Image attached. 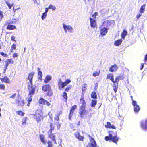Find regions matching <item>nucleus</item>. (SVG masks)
<instances>
[{
    "label": "nucleus",
    "mask_w": 147,
    "mask_h": 147,
    "mask_svg": "<svg viewBox=\"0 0 147 147\" xmlns=\"http://www.w3.org/2000/svg\"><path fill=\"white\" fill-rule=\"evenodd\" d=\"M3 16H4L3 14V12L1 11H0V21L3 18Z\"/></svg>",
    "instance_id": "nucleus-51"
},
{
    "label": "nucleus",
    "mask_w": 147,
    "mask_h": 147,
    "mask_svg": "<svg viewBox=\"0 0 147 147\" xmlns=\"http://www.w3.org/2000/svg\"><path fill=\"white\" fill-rule=\"evenodd\" d=\"M101 35L102 36L105 35L107 32V30L106 28H102L100 30Z\"/></svg>",
    "instance_id": "nucleus-22"
},
{
    "label": "nucleus",
    "mask_w": 147,
    "mask_h": 147,
    "mask_svg": "<svg viewBox=\"0 0 147 147\" xmlns=\"http://www.w3.org/2000/svg\"><path fill=\"white\" fill-rule=\"evenodd\" d=\"M50 129L48 132H52V131L55 129V126L52 123H50Z\"/></svg>",
    "instance_id": "nucleus-30"
},
{
    "label": "nucleus",
    "mask_w": 147,
    "mask_h": 147,
    "mask_svg": "<svg viewBox=\"0 0 147 147\" xmlns=\"http://www.w3.org/2000/svg\"><path fill=\"white\" fill-rule=\"evenodd\" d=\"M38 72V78L41 79L42 76V72L40 71V69L39 68H37Z\"/></svg>",
    "instance_id": "nucleus-31"
},
{
    "label": "nucleus",
    "mask_w": 147,
    "mask_h": 147,
    "mask_svg": "<svg viewBox=\"0 0 147 147\" xmlns=\"http://www.w3.org/2000/svg\"><path fill=\"white\" fill-rule=\"evenodd\" d=\"M98 85V83H95L94 88L95 90L96 91L97 90Z\"/></svg>",
    "instance_id": "nucleus-53"
},
{
    "label": "nucleus",
    "mask_w": 147,
    "mask_h": 147,
    "mask_svg": "<svg viewBox=\"0 0 147 147\" xmlns=\"http://www.w3.org/2000/svg\"><path fill=\"white\" fill-rule=\"evenodd\" d=\"M18 56V55L16 53H14L13 54V57L14 58H15L16 57H17Z\"/></svg>",
    "instance_id": "nucleus-60"
},
{
    "label": "nucleus",
    "mask_w": 147,
    "mask_h": 147,
    "mask_svg": "<svg viewBox=\"0 0 147 147\" xmlns=\"http://www.w3.org/2000/svg\"><path fill=\"white\" fill-rule=\"evenodd\" d=\"M105 140L107 141L110 140L109 137V136H106L105 137Z\"/></svg>",
    "instance_id": "nucleus-58"
},
{
    "label": "nucleus",
    "mask_w": 147,
    "mask_h": 147,
    "mask_svg": "<svg viewBox=\"0 0 147 147\" xmlns=\"http://www.w3.org/2000/svg\"><path fill=\"white\" fill-rule=\"evenodd\" d=\"M100 72V70H97L93 73L92 75L94 77H96L99 75Z\"/></svg>",
    "instance_id": "nucleus-39"
},
{
    "label": "nucleus",
    "mask_w": 147,
    "mask_h": 147,
    "mask_svg": "<svg viewBox=\"0 0 147 147\" xmlns=\"http://www.w3.org/2000/svg\"><path fill=\"white\" fill-rule=\"evenodd\" d=\"M91 96L92 98L96 99L97 98V96L96 92L95 91L92 92L91 94Z\"/></svg>",
    "instance_id": "nucleus-36"
},
{
    "label": "nucleus",
    "mask_w": 147,
    "mask_h": 147,
    "mask_svg": "<svg viewBox=\"0 0 147 147\" xmlns=\"http://www.w3.org/2000/svg\"><path fill=\"white\" fill-rule=\"evenodd\" d=\"M127 34V32L125 30H124L121 34V37L122 39H124L125 36Z\"/></svg>",
    "instance_id": "nucleus-32"
},
{
    "label": "nucleus",
    "mask_w": 147,
    "mask_h": 147,
    "mask_svg": "<svg viewBox=\"0 0 147 147\" xmlns=\"http://www.w3.org/2000/svg\"><path fill=\"white\" fill-rule=\"evenodd\" d=\"M71 88V85L69 86H67L66 87L65 89V91L66 92H68L69 90H70Z\"/></svg>",
    "instance_id": "nucleus-48"
},
{
    "label": "nucleus",
    "mask_w": 147,
    "mask_h": 147,
    "mask_svg": "<svg viewBox=\"0 0 147 147\" xmlns=\"http://www.w3.org/2000/svg\"><path fill=\"white\" fill-rule=\"evenodd\" d=\"M42 90L44 92H47V95L51 96L53 94L51 87L49 84L43 85L42 87Z\"/></svg>",
    "instance_id": "nucleus-4"
},
{
    "label": "nucleus",
    "mask_w": 147,
    "mask_h": 147,
    "mask_svg": "<svg viewBox=\"0 0 147 147\" xmlns=\"http://www.w3.org/2000/svg\"><path fill=\"white\" fill-rule=\"evenodd\" d=\"M118 68V66L116 64H115L111 66L109 68V71L111 72H115L117 71Z\"/></svg>",
    "instance_id": "nucleus-15"
},
{
    "label": "nucleus",
    "mask_w": 147,
    "mask_h": 147,
    "mask_svg": "<svg viewBox=\"0 0 147 147\" xmlns=\"http://www.w3.org/2000/svg\"><path fill=\"white\" fill-rule=\"evenodd\" d=\"M0 54L3 56L4 57H7V55L6 54H4L3 52H1L0 53Z\"/></svg>",
    "instance_id": "nucleus-54"
},
{
    "label": "nucleus",
    "mask_w": 147,
    "mask_h": 147,
    "mask_svg": "<svg viewBox=\"0 0 147 147\" xmlns=\"http://www.w3.org/2000/svg\"><path fill=\"white\" fill-rule=\"evenodd\" d=\"M106 79H109L113 83L114 82V76L112 74L109 73L108 74L106 78Z\"/></svg>",
    "instance_id": "nucleus-21"
},
{
    "label": "nucleus",
    "mask_w": 147,
    "mask_h": 147,
    "mask_svg": "<svg viewBox=\"0 0 147 147\" xmlns=\"http://www.w3.org/2000/svg\"><path fill=\"white\" fill-rule=\"evenodd\" d=\"M62 96L63 97V100L65 102H67V93L65 92H64L62 95Z\"/></svg>",
    "instance_id": "nucleus-26"
},
{
    "label": "nucleus",
    "mask_w": 147,
    "mask_h": 147,
    "mask_svg": "<svg viewBox=\"0 0 147 147\" xmlns=\"http://www.w3.org/2000/svg\"><path fill=\"white\" fill-rule=\"evenodd\" d=\"M77 107V106L76 105H74L71 107L69 115V120H71V118L73 114L74 110L76 109Z\"/></svg>",
    "instance_id": "nucleus-10"
},
{
    "label": "nucleus",
    "mask_w": 147,
    "mask_h": 147,
    "mask_svg": "<svg viewBox=\"0 0 147 147\" xmlns=\"http://www.w3.org/2000/svg\"><path fill=\"white\" fill-rule=\"evenodd\" d=\"M132 105L134 106H136V105H137V102L136 101L133 100V99H132Z\"/></svg>",
    "instance_id": "nucleus-52"
},
{
    "label": "nucleus",
    "mask_w": 147,
    "mask_h": 147,
    "mask_svg": "<svg viewBox=\"0 0 147 147\" xmlns=\"http://www.w3.org/2000/svg\"><path fill=\"white\" fill-rule=\"evenodd\" d=\"M111 140L114 143H116L118 141V138L116 136H115L113 137Z\"/></svg>",
    "instance_id": "nucleus-33"
},
{
    "label": "nucleus",
    "mask_w": 147,
    "mask_h": 147,
    "mask_svg": "<svg viewBox=\"0 0 147 147\" xmlns=\"http://www.w3.org/2000/svg\"><path fill=\"white\" fill-rule=\"evenodd\" d=\"M15 37L13 36H12L11 37V40L12 41H15V42L16 41L15 40Z\"/></svg>",
    "instance_id": "nucleus-57"
},
{
    "label": "nucleus",
    "mask_w": 147,
    "mask_h": 147,
    "mask_svg": "<svg viewBox=\"0 0 147 147\" xmlns=\"http://www.w3.org/2000/svg\"><path fill=\"white\" fill-rule=\"evenodd\" d=\"M146 4H144L143 5L141 6L139 12L141 13H143L145 11V9Z\"/></svg>",
    "instance_id": "nucleus-37"
},
{
    "label": "nucleus",
    "mask_w": 147,
    "mask_h": 147,
    "mask_svg": "<svg viewBox=\"0 0 147 147\" xmlns=\"http://www.w3.org/2000/svg\"><path fill=\"white\" fill-rule=\"evenodd\" d=\"M109 137L110 140H111L113 138V135L111 134L110 132H109Z\"/></svg>",
    "instance_id": "nucleus-56"
},
{
    "label": "nucleus",
    "mask_w": 147,
    "mask_h": 147,
    "mask_svg": "<svg viewBox=\"0 0 147 147\" xmlns=\"http://www.w3.org/2000/svg\"><path fill=\"white\" fill-rule=\"evenodd\" d=\"M38 102L39 104L40 105H46L48 107L50 106L51 105V104L49 101L41 97L39 98Z\"/></svg>",
    "instance_id": "nucleus-6"
},
{
    "label": "nucleus",
    "mask_w": 147,
    "mask_h": 147,
    "mask_svg": "<svg viewBox=\"0 0 147 147\" xmlns=\"http://www.w3.org/2000/svg\"><path fill=\"white\" fill-rule=\"evenodd\" d=\"M0 80L3 82L6 83H10V80L7 76H4L2 78H0Z\"/></svg>",
    "instance_id": "nucleus-16"
},
{
    "label": "nucleus",
    "mask_w": 147,
    "mask_h": 147,
    "mask_svg": "<svg viewBox=\"0 0 147 147\" xmlns=\"http://www.w3.org/2000/svg\"><path fill=\"white\" fill-rule=\"evenodd\" d=\"M49 9V7L48 8H46L45 9V12H46L47 13L48 11V9Z\"/></svg>",
    "instance_id": "nucleus-64"
},
{
    "label": "nucleus",
    "mask_w": 147,
    "mask_h": 147,
    "mask_svg": "<svg viewBox=\"0 0 147 147\" xmlns=\"http://www.w3.org/2000/svg\"><path fill=\"white\" fill-rule=\"evenodd\" d=\"M48 146L47 147H53V144L52 141L50 140H48L47 142Z\"/></svg>",
    "instance_id": "nucleus-46"
},
{
    "label": "nucleus",
    "mask_w": 147,
    "mask_h": 147,
    "mask_svg": "<svg viewBox=\"0 0 147 147\" xmlns=\"http://www.w3.org/2000/svg\"><path fill=\"white\" fill-rule=\"evenodd\" d=\"M80 103L79 104V113L81 117H83L84 115H86L87 112L86 109V103L84 99V96H82L80 99Z\"/></svg>",
    "instance_id": "nucleus-1"
},
{
    "label": "nucleus",
    "mask_w": 147,
    "mask_h": 147,
    "mask_svg": "<svg viewBox=\"0 0 147 147\" xmlns=\"http://www.w3.org/2000/svg\"><path fill=\"white\" fill-rule=\"evenodd\" d=\"M34 116V119L37 122V123H40L43 120L44 117L40 113H36L35 114H32Z\"/></svg>",
    "instance_id": "nucleus-5"
},
{
    "label": "nucleus",
    "mask_w": 147,
    "mask_h": 147,
    "mask_svg": "<svg viewBox=\"0 0 147 147\" xmlns=\"http://www.w3.org/2000/svg\"><path fill=\"white\" fill-rule=\"evenodd\" d=\"M123 76L121 74H120L118 76L116 77L115 80H114L113 84H118L119 81L120 80H123Z\"/></svg>",
    "instance_id": "nucleus-11"
},
{
    "label": "nucleus",
    "mask_w": 147,
    "mask_h": 147,
    "mask_svg": "<svg viewBox=\"0 0 147 147\" xmlns=\"http://www.w3.org/2000/svg\"><path fill=\"white\" fill-rule=\"evenodd\" d=\"M39 138L41 142L44 144H46V141L45 139L44 135L43 134L39 135Z\"/></svg>",
    "instance_id": "nucleus-23"
},
{
    "label": "nucleus",
    "mask_w": 147,
    "mask_h": 147,
    "mask_svg": "<svg viewBox=\"0 0 147 147\" xmlns=\"http://www.w3.org/2000/svg\"><path fill=\"white\" fill-rule=\"evenodd\" d=\"M134 111L135 113L136 114L138 113L140 110V108L139 106L136 105V106H134Z\"/></svg>",
    "instance_id": "nucleus-35"
},
{
    "label": "nucleus",
    "mask_w": 147,
    "mask_h": 147,
    "mask_svg": "<svg viewBox=\"0 0 147 147\" xmlns=\"http://www.w3.org/2000/svg\"><path fill=\"white\" fill-rule=\"evenodd\" d=\"M122 40L121 39H118L115 41L114 45L116 46H119L122 43Z\"/></svg>",
    "instance_id": "nucleus-28"
},
{
    "label": "nucleus",
    "mask_w": 147,
    "mask_h": 147,
    "mask_svg": "<svg viewBox=\"0 0 147 147\" xmlns=\"http://www.w3.org/2000/svg\"><path fill=\"white\" fill-rule=\"evenodd\" d=\"M147 60V53L145 56L144 59V61H146Z\"/></svg>",
    "instance_id": "nucleus-63"
},
{
    "label": "nucleus",
    "mask_w": 147,
    "mask_h": 147,
    "mask_svg": "<svg viewBox=\"0 0 147 147\" xmlns=\"http://www.w3.org/2000/svg\"><path fill=\"white\" fill-rule=\"evenodd\" d=\"M16 93H15L13 94L10 97H9V98H11L12 99H14L16 97Z\"/></svg>",
    "instance_id": "nucleus-55"
},
{
    "label": "nucleus",
    "mask_w": 147,
    "mask_h": 147,
    "mask_svg": "<svg viewBox=\"0 0 147 147\" xmlns=\"http://www.w3.org/2000/svg\"><path fill=\"white\" fill-rule=\"evenodd\" d=\"M6 4L7 5L9 9H11L13 4L12 3L11 4L10 3L9 1H6L5 2Z\"/></svg>",
    "instance_id": "nucleus-45"
},
{
    "label": "nucleus",
    "mask_w": 147,
    "mask_h": 147,
    "mask_svg": "<svg viewBox=\"0 0 147 147\" xmlns=\"http://www.w3.org/2000/svg\"><path fill=\"white\" fill-rule=\"evenodd\" d=\"M62 112L61 111H60L59 113L57 114L56 116L54 117L55 119V120H57V121H58L59 120V117L60 114H61Z\"/></svg>",
    "instance_id": "nucleus-44"
},
{
    "label": "nucleus",
    "mask_w": 147,
    "mask_h": 147,
    "mask_svg": "<svg viewBox=\"0 0 147 147\" xmlns=\"http://www.w3.org/2000/svg\"><path fill=\"white\" fill-rule=\"evenodd\" d=\"M16 48V45L15 44H13L11 47L10 49V52L12 53L13 52V50H15Z\"/></svg>",
    "instance_id": "nucleus-42"
},
{
    "label": "nucleus",
    "mask_w": 147,
    "mask_h": 147,
    "mask_svg": "<svg viewBox=\"0 0 147 147\" xmlns=\"http://www.w3.org/2000/svg\"><path fill=\"white\" fill-rule=\"evenodd\" d=\"M5 25H7L6 29L9 30H13L15 29L16 27L15 26L10 24H5Z\"/></svg>",
    "instance_id": "nucleus-20"
},
{
    "label": "nucleus",
    "mask_w": 147,
    "mask_h": 147,
    "mask_svg": "<svg viewBox=\"0 0 147 147\" xmlns=\"http://www.w3.org/2000/svg\"><path fill=\"white\" fill-rule=\"evenodd\" d=\"M98 13L97 12H95L92 15V17L94 19H95L96 16L98 15Z\"/></svg>",
    "instance_id": "nucleus-47"
},
{
    "label": "nucleus",
    "mask_w": 147,
    "mask_h": 147,
    "mask_svg": "<svg viewBox=\"0 0 147 147\" xmlns=\"http://www.w3.org/2000/svg\"><path fill=\"white\" fill-rule=\"evenodd\" d=\"M13 61L11 58L10 59H7L6 61H5V64L4 65V70L5 73V72L9 65L10 64H13Z\"/></svg>",
    "instance_id": "nucleus-8"
},
{
    "label": "nucleus",
    "mask_w": 147,
    "mask_h": 147,
    "mask_svg": "<svg viewBox=\"0 0 147 147\" xmlns=\"http://www.w3.org/2000/svg\"><path fill=\"white\" fill-rule=\"evenodd\" d=\"M49 9H52L53 10H55L56 9V7H55L51 5H49Z\"/></svg>",
    "instance_id": "nucleus-50"
},
{
    "label": "nucleus",
    "mask_w": 147,
    "mask_h": 147,
    "mask_svg": "<svg viewBox=\"0 0 147 147\" xmlns=\"http://www.w3.org/2000/svg\"><path fill=\"white\" fill-rule=\"evenodd\" d=\"M74 135L76 138L78 139L79 141H83L84 140V136H81L79 132L78 131L75 133Z\"/></svg>",
    "instance_id": "nucleus-13"
},
{
    "label": "nucleus",
    "mask_w": 147,
    "mask_h": 147,
    "mask_svg": "<svg viewBox=\"0 0 147 147\" xmlns=\"http://www.w3.org/2000/svg\"><path fill=\"white\" fill-rule=\"evenodd\" d=\"M52 77L51 76L47 75L45 77L44 80V82L45 83H48L51 79Z\"/></svg>",
    "instance_id": "nucleus-25"
},
{
    "label": "nucleus",
    "mask_w": 147,
    "mask_h": 147,
    "mask_svg": "<svg viewBox=\"0 0 147 147\" xmlns=\"http://www.w3.org/2000/svg\"><path fill=\"white\" fill-rule=\"evenodd\" d=\"M97 101L96 100H92L91 103V107H95L96 105Z\"/></svg>",
    "instance_id": "nucleus-34"
},
{
    "label": "nucleus",
    "mask_w": 147,
    "mask_h": 147,
    "mask_svg": "<svg viewBox=\"0 0 147 147\" xmlns=\"http://www.w3.org/2000/svg\"><path fill=\"white\" fill-rule=\"evenodd\" d=\"M32 96H30L28 98V99L27 100L28 103L27 104V106L28 107L30 106V103L32 101Z\"/></svg>",
    "instance_id": "nucleus-38"
},
{
    "label": "nucleus",
    "mask_w": 147,
    "mask_h": 147,
    "mask_svg": "<svg viewBox=\"0 0 147 147\" xmlns=\"http://www.w3.org/2000/svg\"><path fill=\"white\" fill-rule=\"evenodd\" d=\"M60 126H61L60 124L59 123H58L57 124V128L58 129H59Z\"/></svg>",
    "instance_id": "nucleus-62"
},
{
    "label": "nucleus",
    "mask_w": 147,
    "mask_h": 147,
    "mask_svg": "<svg viewBox=\"0 0 147 147\" xmlns=\"http://www.w3.org/2000/svg\"><path fill=\"white\" fill-rule=\"evenodd\" d=\"M63 28L65 32H67V30L68 32H72L73 29L71 26L69 25L67 26L64 24H63Z\"/></svg>",
    "instance_id": "nucleus-14"
},
{
    "label": "nucleus",
    "mask_w": 147,
    "mask_h": 147,
    "mask_svg": "<svg viewBox=\"0 0 147 147\" xmlns=\"http://www.w3.org/2000/svg\"><path fill=\"white\" fill-rule=\"evenodd\" d=\"M142 15V14L141 13H139L136 16V18L137 19H138L140 16H141Z\"/></svg>",
    "instance_id": "nucleus-59"
},
{
    "label": "nucleus",
    "mask_w": 147,
    "mask_h": 147,
    "mask_svg": "<svg viewBox=\"0 0 147 147\" xmlns=\"http://www.w3.org/2000/svg\"><path fill=\"white\" fill-rule=\"evenodd\" d=\"M141 126L143 129L147 130V119L145 122H142L141 123Z\"/></svg>",
    "instance_id": "nucleus-19"
},
{
    "label": "nucleus",
    "mask_w": 147,
    "mask_h": 147,
    "mask_svg": "<svg viewBox=\"0 0 147 147\" xmlns=\"http://www.w3.org/2000/svg\"><path fill=\"white\" fill-rule=\"evenodd\" d=\"M87 87V84L86 83L84 84L82 86V94H84L86 90V87Z\"/></svg>",
    "instance_id": "nucleus-29"
},
{
    "label": "nucleus",
    "mask_w": 147,
    "mask_h": 147,
    "mask_svg": "<svg viewBox=\"0 0 147 147\" xmlns=\"http://www.w3.org/2000/svg\"><path fill=\"white\" fill-rule=\"evenodd\" d=\"M34 74L35 72L33 71L29 73L27 78V79L29 80L28 82V89L29 90L28 96H29V95H30V96L33 95L35 92V89L32 87V79Z\"/></svg>",
    "instance_id": "nucleus-2"
},
{
    "label": "nucleus",
    "mask_w": 147,
    "mask_h": 147,
    "mask_svg": "<svg viewBox=\"0 0 147 147\" xmlns=\"http://www.w3.org/2000/svg\"><path fill=\"white\" fill-rule=\"evenodd\" d=\"M27 119L28 118L27 117H25L23 118L22 119V125L26 124Z\"/></svg>",
    "instance_id": "nucleus-41"
},
{
    "label": "nucleus",
    "mask_w": 147,
    "mask_h": 147,
    "mask_svg": "<svg viewBox=\"0 0 147 147\" xmlns=\"http://www.w3.org/2000/svg\"><path fill=\"white\" fill-rule=\"evenodd\" d=\"M118 84H113V90L115 93H116L117 91L118 88Z\"/></svg>",
    "instance_id": "nucleus-43"
},
{
    "label": "nucleus",
    "mask_w": 147,
    "mask_h": 147,
    "mask_svg": "<svg viewBox=\"0 0 147 147\" xmlns=\"http://www.w3.org/2000/svg\"><path fill=\"white\" fill-rule=\"evenodd\" d=\"M47 15V13H46V12H44L42 13V14L41 16L42 19L44 20L46 18Z\"/></svg>",
    "instance_id": "nucleus-49"
},
{
    "label": "nucleus",
    "mask_w": 147,
    "mask_h": 147,
    "mask_svg": "<svg viewBox=\"0 0 147 147\" xmlns=\"http://www.w3.org/2000/svg\"><path fill=\"white\" fill-rule=\"evenodd\" d=\"M90 137V140L91 143L89 144L90 147H96L97 145L94 139L92 137L90 136H89Z\"/></svg>",
    "instance_id": "nucleus-12"
},
{
    "label": "nucleus",
    "mask_w": 147,
    "mask_h": 147,
    "mask_svg": "<svg viewBox=\"0 0 147 147\" xmlns=\"http://www.w3.org/2000/svg\"><path fill=\"white\" fill-rule=\"evenodd\" d=\"M71 82V80L69 79H66L63 82H62L61 79H59L58 82V86L59 89L60 90H61Z\"/></svg>",
    "instance_id": "nucleus-3"
},
{
    "label": "nucleus",
    "mask_w": 147,
    "mask_h": 147,
    "mask_svg": "<svg viewBox=\"0 0 147 147\" xmlns=\"http://www.w3.org/2000/svg\"><path fill=\"white\" fill-rule=\"evenodd\" d=\"M90 26L91 27L93 28L96 27L97 24L96 20L95 19H94L91 17H90Z\"/></svg>",
    "instance_id": "nucleus-9"
},
{
    "label": "nucleus",
    "mask_w": 147,
    "mask_h": 147,
    "mask_svg": "<svg viewBox=\"0 0 147 147\" xmlns=\"http://www.w3.org/2000/svg\"><path fill=\"white\" fill-rule=\"evenodd\" d=\"M112 23L111 21L108 20L104 21L102 23V26H105L106 27H108Z\"/></svg>",
    "instance_id": "nucleus-17"
},
{
    "label": "nucleus",
    "mask_w": 147,
    "mask_h": 147,
    "mask_svg": "<svg viewBox=\"0 0 147 147\" xmlns=\"http://www.w3.org/2000/svg\"><path fill=\"white\" fill-rule=\"evenodd\" d=\"M144 66V63H141V66L140 67V69L141 70H142V69L143 68Z\"/></svg>",
    "instance_id": "nucleus-61"
},
{
    "label": "nucleus",
    "mask_w": 147,
    "mask_h": 147,
    "mask_svg": "<svg viewBox=\"0 0 147 147\" xmlns=\"http://www.w3.org/2000/svg\"><path fill=\"white\" fill-rule=\"evenodd\" d=\"M16 103L18 104V106H22L24 104V102L23 100H17L16 101Z\"/></svg>",
    "instance_id": "nucleus-24"
},
{
    "label": "nucleus",
    "mask_w": 147,
    "mask_h": 147,
    "mask_svg": "<svg viewBox=\"0 0 147 147\" xmlns=\"http://www.w3.org/2000/svg\"><path fill=\"white\" fill-rule=\"evenodd\" d=\"M47 133L48 134V138L51 140L55 144H57V142L55 139L56 136L55 134H53L52 132H48Z\"/></svg>",
    "instance_id": "nucleus-7"
},
{
    "label": "nucleus",
    "mask_w": 147,
    "mask_h": 147,
    "mask_svg": "<svg viewBox=\"0 0 147 147\" xmlns=\"http://www.w3.org/2000/svg\"><path fill=\"white\" fill-rule=\"evenodd\" d=\"M105 126L106 128H112L113 129H116V127L115 126L113 125H111V124L110 122H107V125H105Z\"/></svg>",
    "instance_id": "nucleus-18"
},
{
    "label": "nucleus",
    "mask_w": 147,
    "mask_h": 147,
    "mask_svg": "<svg viewBox=\"0 0 147 147\" xmlns=\"http://www.w3.org/2000/svg\"><path fill=\"white\" fill-rule=\"evenodd\" d=\"M16 22V20L15 19H14L13 20V19L11 20H8L7 22H6L5 24H15Z\"/></svg>",
    "instance_id": "nucleus-27"
},
{
    "label": "nucleus",
    "mask_w": 147,
    "mask_h": 147,
    "mask_svg": "<svg viewBox=\"0 0 147 147\" xmlns=\"http://www.w3.org/2000/svg\"><path fill=\"white\" fill-rule=\"evenodd\" d=\"M17 115H20L21 116H23L24 115L25 113L22 111H21L19 110L16 112Z\"/></svg>",
    "instance_id": "nucleus-40"
}]
</instances>
